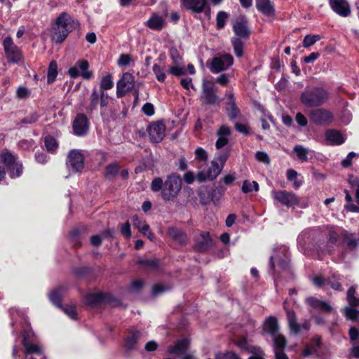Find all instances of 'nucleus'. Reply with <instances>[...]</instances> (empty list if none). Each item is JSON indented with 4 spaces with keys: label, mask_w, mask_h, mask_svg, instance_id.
Segmentation results:
<instances>
[{
    "label": "nucleus",
    "mask_w": 359,
    "mask_h": 359,
    "mask_svg": "<svg viewBox=\"0 0 359 359\" xmlns=\"http://www.w3.org/2000/svg\"><path fill=\"white\" fill-rule=\"evenodd\" d=\"M181 6L192 13H201L207 7V0H180Z\"/></svg>",
    "instance_id": "nucleus-21"
},
{
    "label": "nucleus",
    "mask_w": 359,
    "mask_h": 359,
    "mask_svg": "<svg viewBox=\"0 0 359 359\" xmlns=\"http://www.w3.org/2000/svg\"><path fill=\"white\" fill-rule=\"evenodd\" d=\"M22 344L25 348V353L26 355L36 354L38 357L45 356L40 346L37 344L30 342L28 338L25 336L23 337Z\"/></svg>",
    "instance_id": "nucleus-28"
},
{
    "label": "nucleus",
    "mask_w": 359,
    "mask_h": 359,
    "mask_svg": "<svg viewBox=\"0 0 359 359\" xmlns=\"http://www.w3.org/2000/svg\"><path fill=\"white\" fill-rule=\"evenodd\" d=\"M201 101L205 105L219 104L220 98L217 95V90L213 83L204 81L202 86V95Z\"/></svg>",
    "instance_id": "nucleus-10"
},
{
    "label": "nucleus",
    "mask_w": 359,
    "mask_h": 359,
    "mask_svg": "<svg viewBox=\"0 0 359 359\" xmlns=\"http://www.w3.org/2000/svg\"><path fill=\"white\" fill-rule=\"evenodd\" d=\"M18 146L20 149L25 151L33 150L36 147L35 142L32 139H23L18 142Z\"/></svg>",
    "instance_id": "nucleus-52"
},
{
    "label": "nucleus",
    "mask_w": 359,
    "mask_h": 359,
    "mask_svg": "<svg viewBox=\"0 0 359 359\" xmlns=\"http://www.w3.org/2000/svg\"><path fill=\"white\" fill-rule=\"evenodd\" d=\"M168 235L180 245H186L189 238L187 233L181 229L171 226L168 229Z\"/></svg>",
    "instance_id": "nucleus-23"
},
{
    "label": "nucleus",
    "mask_w": 359,
    "mask_h": 359,
    "mask_svg": "<svg viewBox=\"0 0 359 359\" xmlns=\"http://www.w3.org/2000/svg\"><path fill=\"white\" fill-rule=\"evenodd\" d=\"M233 32L236 38L247 40L251 35V30L248 25V20L245 16L243 15L233 23Z\"/></svg>",
    "instance_id": "nucleus-15"
},
{
    "label": "nucleus",
    "mask_w": 359,
    "mask_h": 359,
    "mask_svg": "<svg viewBox=\"0 0 359 359\" xmlns=\"http://www.w3.org/2000/svg\"><path fill=\"white\" fill-rule=\"evenodd\" d=\"M345 315L348 319L355 321L359 316V311L351 307H347L345 309Z\"/></svg>",
    "instance_id": "nucleus-61"
},
{
    "label": "nucleus",
    "mask_w": 359,
    "mask_h": 359,
    "mask_svg": "<svg viewBox=\"0 0 359 359\" xmlns=\"http://www.w3.org/2000/svg\"><path fill=\"white\" fill-rule=\"evenodd\" d=\"M135 86V77L129 72L123 73L116 84V96L122 97L130 92Z\"/></svg>",
    "instance_id": "nucleus-14"
},
{
    "label": "nucleus",
    "mask_w": 359,
    "mask_h": 359,
    "mask_svg": "<svg viewBox=\"0 0 359 359\" xmlns=\"http://www.w3.org/2000/svg\"><path fill=\"white\" fill-rule=\"evenodd\" d=\"M343 243L346 244L348 250H353L359 245V238H355L354 234L344 230L342 234Z\"/></svg>",
    "instance_id": "nucleus-35"
},
{
    "label": "nucleus",
    "mask_w": 359,
    "mask_h": 359,
    "mask_svg": "<svg viewBox=\"0 0 359 359\" xmlns=\"http://www.w3.org/2000/svg\"><path fill=\"white\" fill-rule=\"evenodd\" d=\"M215 359H241V356L232 351L219 352L215 355Z\"/></svg>",
    "instance_id": "nucleus-54"
},
{
    "label": "nucleus",
    "mask_w": 359,
    "mask_h": 359,
    "mask_svg": "<svg viewBox=\"0 0 359 359\" xmlns=\"http://www.w3.org/2000/svg\"><path fill=\"white\" fill-rule=\"evenodd\" d=\"M287 318L290 330L295 334H299L301 329L309 330L310 328V325L307 322H305L302 325H299L297 323V316L293 310L287 311Z\"/></svg>",
    "instance_id": "nucleus-22"
},
{
    "label": "nucleus",
    "mask_w": 359,
    "mask_h": 359,
    "mask_svg": "<svg viewBox=\"0 0 359 359\" xmlns=\"http://www.w3.org/2000/svg\"><path fill=\"white\" fill-rule=\"evenodd\" d=\"M147 26L155 31H161L165 25V21L163 17L154 13L147 22Z\"/></svg>",
    "instance_id": "nucleus-30"
},
{
    "label": "nucleus",
    "mask_w": 359,
    "mask_h": 359,
    "mask_svg": "<svg viewBox=\"0 0 359 359\" xmlns=\"http://www.w3.org/2000/svg\"><path fill=\"white\" fill-rule=\"evenodd\" d=\"M229 156H230V150L226 149L219 152V154H217V155L214 161H217L219 166H222V169H223Z\"/></svg>",
    "instance_id": "nucleus-51"
},
{
    "label": "nucleus",
    "mask_w": 359,
    "mask_h": 359,
    "mask_svg": "<svg viewBox=\"0 0 359 359\" xmlns=\"http://www.w3.org/2000/svg\"><path fill=\"white\" fill-rule=\"evenodd\" d=\"M153 72L156 75V79L161 83H163L165 81L166 76L163 72L164 67L160 66L158 64H154L153 65Z\"/></svg>",
    "instance_id": "nucleus-53"
},
{
    "label": "nucleus",
    "mask_w": 359,
    "mask_h": 359,
    "mask_svg": "<svg viewBox=\"0 0 359 359\" xmlns=\"http://www.w3.org/2000/svg\"><path fill=\"white\" fill-rule=\"evenodd\" d=\"M320 39V36L319 35H306L303 40V46L304 48H308L316 43V42Z\"/></svg>",
    "instance_id": "nucleus-60"
},
{
    "label": "nucleus",
    "mask_w": 359,
    "mask_h": 359,
    "mask_svg": "<svg viewBox=\"0 0 359 359\" xmlns=\"http://www.w3.org/2000/svg\"><path fill=\"white\" fill-rule=\"evenodd\" d=\"M78 68L80 69L81 76L84 79L90 80L93 78V72L88 70L89 62L86 60H79L76 62Z\"/></svg>",
    "instance_id": "nucleus-38"
},
{
    "label": "nucleus",
    "mask_w": 359,
    "mask_h": 359,
    "mask_svg": "<svg viewBox=\"0 0 359 359\" xmlns=\"http://www.w3.org/2000/svg\"><path fill=\"white\" fill-rule=\"evenodd\" d=\"M241 190L245 194L252 192V191H257L259 190V184L256 181L251 182L248 180H244Z\"/></svg>",
    "instance_id": "nucleus-49"
},
{
    "label": "nucleus",
    "mask_w": 359,
    "mask_h": 359,
    "mask_svg": "<svg viewBox=\"0 0 359 359\" xmlns=\"http://www.w3.org/2000/svg\"><path fill=\"white\" fill-rule=\"evenodd\" d=\"M287 344V339L283 334L278 333L276 336H273V353L285 351Z\"/></svg>",
    "instance_id": "nucleus-33"
},
{
    "label": "nucleus",
    "mask_w": 359,
    "mask_h": 359,
    "mask_svg": "<svg viewBox=\"0 0 359 359\" xmlns=\"http://www.w3.org/2000/svg\"><path fill=\"white\" fill-rule=\"evenodd\" d=\"M18 156L6 150L0 154V161L7 168L9 176L14 179L19 177L23 172L22 163L18 161Z\"/></svg>",
    "instance_id": "nucleus-5"
},
{
    "label": "nucleus",
    "mask_w": 359,
    "mask_h": 359,
    "mask_svg": "<svg viewBox=\"0 0 359 359\" xmlns=\"http://www.w3.org/2000/svg\"><path fill=\"white\" fill-rule=\"evenodd\" d=\"M2 45L8 63L18 64L23 60L22 50L14 43L10 36L4 39Z\"/></svg>",
    "instance_id": "nucleus-7"
},
{
    "label": "nucleus",
    "mask_w": 359,
    "mask_h": 359,
    "mask_svg": "<svg viewBox=\"0 0 359 359\" xmlns=\"http://www.w3.org/2000/svg\"><path fill=\"white\" fill-rule=\"evenodd\" d=\"M198 196L200 199V203L203 205H206L210 202H212V196L210 189L208 187H203L199 188L198 190Z\"/></svg>",
    "instance_id": "nucleus-39"
},
{
    "label": "nucleus",
    "mask_w": 359,
    "mask_h": 359,
    "mask_svg": "<svg viewBox=\"0 0 359 359\" xmlns=\"http://www.w3.org/2000/svg\"><path fill=\"white\" fill-rule=\"evenodd\" d=\"M329 98V93L323 87L306 88L300 95V101L306 107H320Z\"/></svg>",
    "instance_id": "nucleus-4"
},
{
    "label": "nucleus",
    "mask_w": 359,
    "mask_h": 359,
    "mask_svg": "<svg viewBox=\"0 0 359 359\" xmlns=\"http://www.w3.org/2000/svg\"><path fill=\"white\" fill-rule=\"evenodd\" d=\"M225 111L229 121H233L241 116V110L236 104V98L233 92L226 94Z\"/></svg>",
    "instance_id": "nucleus-16"
},
{
    "label": "nucleus",
    "mask_w": 359,
    "mask_h": 359,
    "mask_svg": "<svg viewBox=\"0 0 359 359\" xmlns=\"http://www.w3.org/2000/svg\"><path fill=\"white\" fill-rule=\"evenodd\" d=\"M140 264L147 266L152 269H157L159 267V261L158 259H141L139 261Z\"/></svg>",
    "instance_id": "nucleus-57"
},
{
    "label": "nucleus",
    "mask_w": 359,
    "mask_h": 359,
    "mask_svg": "<svg viewBox=\"0 0 359 359\" xmlns=\"http://www.w3.org/2000/svg\"><path fill=\"white\" fill-rule=\"evenodd\" d=\"M104 292H90L85 297V303L91 307L104 303Z\"/></svg>",
    "instance_id": "nucleus-31"
},
{
    "label": "nucleus",
    "mask_w": 359,
    "mask_h": 359,
    "mask_svg": "<svg viewBox=\"0 0 359 359\" xmlns=\"http://www.w3.org/2000/svg\"><path fill=\"white\" fill-rule=\"evenodd\" d=\"M228 18V14L223 11H219L216 17V25L217 29H222L224 27L226 20Z\"/></svg>",
    "instance_id": "nucleus-55"
},
{
    "label": "nucleus",
    "mask_w": 359,
    "mask_h": 359,
    "mask_svg": "<svg viewBox=\"0 0 359 359\" xmlns=\"http://www.w3.org/2000/svg\"><path fill=\"white\" fill-rule=\"evenodd\" d=\"M182 189L180 176L172 173L163 182L161 177H155L151 183V189L154 192L161 191V197L165 202L173 201L177 198Z\"/></svg>",
    "instance_id": "nucleus-2"
},
{
    "label": "nucleus",
    "mask_w": 359,
    "mask_h": 359,
    "mask_svg": "<svg viewBox=\"0 0 359 359\" xmlns=\"http://www.w3.org/2000/svg\"><path fill=\"white\" fill-rule=\"evenodd\" d=\"M178 65H175V66L170 67L168 69L169 73L175 76H181L185 75L187 74L186 70L183 67Z\"/></svg>",
    "instance_id": "nucleus-62"
},
{
    "label": "nucleus",
    "mask_w": 359,
    "mask_h": 359,
    "mask_svg": "<svg viewBox=\"0 0 359 359\" xmlns=\"http://www.w3.org/2000/svg\"><path fill=\"white\" fill-rule=\"evenodd\" d=\"M84 155L80 150L72 149L69 151L66 165L73 172H81L84 168Z\"/></svg>",
    "instance_id": "nucleus-9"
},
{
    "label": "nucleus",
    "mask_w": 359,
    "mask_h": 359,
    "mask_svg": "<svg viewBox=\"0 0 359 359\" xmlns=\"http://www.w3.org/2000/svg\"><path fill=\"white\" fill-rule=\"evenodd\" d=\"M261 334L276 336L280 331V325L276 317L270 316L265 318L262 325Z\"/></svg>",
    "instance_id": "nucleus-19"
},
{
    "label": "nucleus",
    "mask_w": 359,
    "mask_h": 359,
    "mask_svg": "<svg viewBox=\"0 0 359 359\" xmlns=\"http://www.w3.org/2000/svg\"><path fill=\"white\" fill-rule=\"evenodd\" d=\"M211 194L212 196V203L215 205L219 201L221 197L224 194L226 188L223 186L219 185L218 187L210 189Z\"/></svg>",
    "instance_id": "nucleus-47"
},
{
    "label": "nucleus",
    "mask_w": 359,
    "mask_h": 359,
    "mask_svg": "<svg viewBox=\"0 0 359 359\" xmlns=\"http://www.w3.org/2000/svg\"><path fill=\"white\" fill-rule=\"evenodd\" d=\"M231 44L236 56L238 57H243L244 53V43L243 42L242 39L239 38H233L231 39Z\"/></svg>",
    "instance_id": "nucleus-45"
},
{
    "label": "nucleus",
    "mask_w": 359,
    "mask_h": 359,
    "mask_svg": "<svg viewBox=\"0 0 359 359\" xmlns=\"http://www.w3.org/2000/svg\"><path fill=\"white\" fill-rule=\"evenodd\" d=\"M257 9L266 16H272L275 14L273 4L270 0H255Z\"/></svg>",
    "instance_id": "nucleus-27"
},
{
    "label": "nucleus",
    "mask_w": 359,
    "mask_h": 359,
    "mask_svg": "<svg viewBox=\"0 0 359 359\" xmlns=\"http://www.w3.org/2000/svg\"><path fill=\"white\" fill-rule=\"evenodd\" d=\"M72 273L79 279L90 278L93 276V269L88 266H77L72 269Z\"/></svg>",
    "instance_id": "nucleus-34"
},
{
    "label": "nucleus",
    "mask_w": 359,
    "mask_h": 359,
    "mask_svg": "<svg viewBox=\"0 0 359 359\" xmlns=\"http://www.w3.org/2000/svg\"><path fill=\"white\" fill-rule=\"evenodd\" d=\"M165 127L162 121L151 123L147 127V132L151 142H161L165 136Z\"/></svg>",
    "instance_id": "nucleus-18"
},
{
    "label": "nucleus",
    "mask_w": 359,
    "mask_h": 359,
    "mask_svg": "<svg viewBox=\"0 0 359 359\" xmlns=\"http://www.w3.org/2000/svg\"><path fill=\"white\" fill-rule=\"evenodd\" d=\"M104 302H106L112 306H117L121 304V301L110 293L104 292Z\"/></svg>",
    "instance_id": "nucleus-59"
},
{
    "label": "nucleus",
    "mask_w": 359,
    "mask_h": 359,
    "mask_svg": "<svg viewBox=\"0 0 359 359\" xmlns=\"http://www.w3.org/2000/svg\"><path fill=\"white\" fill-rule=\"evenodd\" d=\"M233 63V58L229 54H224L220 57H215L211 62L207 61V66L213 74H217L226 70Z\"/></svg>",
    "instance_id": "nucleus-11"
},
{
    "label": "nucleus",
    "mask_w": 359,
    "mask_h": 359,
    "mask_svg": "<svg viewBox=\"0 0 359 359\" xmlns=\"http://www.w3.org/2000/svg\"><path fill=\"white\" fill-rule=\"evenodd\" d=\"M294 151L296 153L297 157L303 161L307 160V150L304 148L302 146H295L294 148Z\"/></svg>",
    "instance_id": "nucleus-64"
},
{
    "label": "nucleus",
    "mask_w": 359,
    "mask_h": 359,
    "mask_svg": "<svg viewBox=\"0 0 359 359\" xmlns=\"http://www.w3.org/2000/svg\"><path fill=\"white\" fill-rule=\"evenodd\" d=\"M40 117L41 116L37 111H32L20 119V121L16 125L19 126L20 128L26 124L32 125L36 123Z\"/></svg>",
    "instance_id": "nucleus-42"
},
{
    "label": "nucleus",
    "mask_w": 359,
    "mask_h": 359,
    "mask_svg": "<svg viewBox=\"0 0 359 359\" xmlns=\"http://www.w3.org/2000/svg\"><path fill=\"white\" fill-rule=\"evenodd\" d=\"M64 312L72 320L77 319V311L76 307L72 305H67L62 309Z\"/></svg>",
    "instance_id": "nucleus-63"
},
{
    "label": "nucleus",
    "mask_w": 359,
    "mask_h": 359,
    "mask_svg": "<svg viewBox=\"0 0 359 359\" xmlns=\"http://www.w3.org/2000/svg\"><path fill=\"white\" fill-rule=\"evenodd\" d=\"M290 253L289 250L281 246L274 250L269 258V273L276 279L282 271H287L290 268Z\"/></svg>",
    "instance_id": "nucleus-3"
},
{
    "label": "nucleus",
    "mask_w": 359,
    "mask_h": 359,
    "mask_svg": "<svg viewBox=\"0 0 359 359\" xmlns=\"http://www.w3.org/2000/svg\"><path fill=\"white\" fill-rule=\"evenodd\" d=\"M65 290V285H60L49 293L50 301L59 309H62V297Z\"/></svg>",
    "instance_id": "nucleus-26"
},
{
    "label": "nucleus",
    "mask_w": 359,
    "mask_h": 359,
    "mask_svg": "<svg viewBox=\"0 0 359 359\" xmlns=\"http://www.w3.org/2000/svg\"><path fill=\"white\" fill-rule=\"evenodd\" d=\"M308 116L310 121L317 126H328L334 121L333 113L325 108L312 109Z\"/></svg>",
    "instance_id": "nucleus-8"
},
{
    "label": "nucleus",
    "mask_w": 359,
    "mask_h": 359,
    "mask_svg": "<svg viewBox=\"0 0 359 359\" xmlns=\"http://www.w3.org/2000/svg\"><path fill=\"white\" fill-rule=\"evenodd\" d=\"M169 55L175 65H180L182 57L175 47H171L169 50Z\"/></svg>",
    "instance_id": "nucleus-58"
},
{
    "label": "nucleus",
    "mask_w": 359,
    "mask_h": 359,
    "mask_svg": "<svg viewBox=\"0 0 359 359\" xmlns=\"http://www.w3.org/2000/svg\"><path fill=\"white\" fill-rule=\"evenodd\" d=\"M109 99V97L108 95V93H105L103 90H100V96L99 100L101 107L100 115L102 117L103 121H109L110 119H115L114 114H111L110 116H108L107 113L106 112V109H104V107H106L108 105Z\"/></svg>",
    "instance_id": "nucleus-29"
},
{
    "label": "nucleus",
    "mask_w": 359,
    "mask_h": 359,
    "mask_svg": "<svg viewBox=\"0 0 359 359\" xmlns=\"http://www.w3.org/2000/svg\"><path fill=\"white\" fill-rule=\"evenodd\" d=\"M57 65L55 60L50 62L47 72V83L48 84L53 83L57 76Z\"/></svg>",
    "instance_id": "nucleus-44"
},
{
    "label": "nucleus",
    "mask_w": 359,
    "mask_h": 359,
    "mask_svg": "<svg viewBox=\"0 0 359 359\" xmlns=\"http://www.w3.org/2000/svg\"><path fill=\"white\" fill-rule=\"evenodd\" d=\"M325 140L331 145H341L345 142V137L342 133L336 129H328L325 133Z\"/></svg>",
    "instance_id": "nucleus-25"
},
{
    "label": "nucleus",
    "mask_w": 359,
    "mask_h": 359,
    "mask_svg": "<svg viewBox=\"0 0 359 359\" xmlns=\"http://www.w3.org/2000/svg\"><path fill=\"white\" fill-rule=\"evenodd\" d=\"M79 27L80 23L77 20L73 18L68 13L62 12L51 25V40L56 44H60L73 30Z\"/></svg>",
    "instance_id": "nucleus-1"
},
{
    "label": "nucleus",
    "mask_w": 359,
    "mask_h": 359,
    "mask_svg": "<svg viewBox=\"0 0 359 359\" xmlns=\"http://www.w3.org/2000/svg\"><path fill=\"white\" fill-rule=\"evenodd\" d=\"M329 5L339 16L346 18L351 15V7L347 0H329Z\"/></svg>",
    "instance_id": "nucleus-20"
},
{
    "label": "nucleus",
    "mask_w": 359,
    "mask_h": 359,
    "mask_svg": "<svg viewBox=\"0 0 359 359\" xmlns=\"http://www.w3.org/2000/svg\"><path fill=\"white\" fill-rule=\"evenodd\" d=\"M339 233L333 229L330 228L327 232V240L323 247H320L319 251L322 254L333 255L338 247Z\"/></svg>",
    "instance_id": "nucleus-17"
},
{
    "label": "nucleus",
    "mask_w": 359,
    "mask_h": 359,
    "mask_svg": "<svg viewBox=\"0 0 359 359\" xmlns=\"http://www.w3.org/2000/svg\"><path fill=\"white\" fill-rule=\"evenodd\" d=\"M222 166H219L217 161H212L210 166L207 170L208 179L209 181H213L221 173Z\"/></svg>",
    "instance_id": "nucleus-41"
},
{
    "label": "nucleus",
    "mask_w": 359,
    "mask_h": 359,
    "mask_svg": "<svg viewBox=\"0 0 359 359\" xmlns=\"http://www.w3.org/2000/svg\"><path fill=\"white\" fill-rule=\"evenodd\" d=\"M213 239L208 231H201L194 237L193 250L198 253L208 252L213 245Z\"/></svg>",
    "instance_id": "nucleus-12"
},
{
    "label": "nucleus",
    "mask_w": 359,
    "mask_h": 359,
    "mask_svg": "<svg viewBox=\"0 0 359 359\" xmlns=\"http://www.w3.org/2000/svg\"><path fill=\"white\" fill-rule=\"evenodd\" d=\"M71 243L74 248H80L81 242L80 241V231L78 229H74L69 232V234Z\"/></svg>",
    "instance_id": "nucleus-50"
},
{
    "label": "nucleus",
    "mask_w": 359,
    "mask_h": 359,
    "mask_svg": "<svg viewBox=\"0 0 359 359\" xmlns=\"http://www.w3.org/2000/svg\"><path fill=\"white\" fill-rule=\"evenodd\" d=\"M120 170L119 164L117 162H113L108 164L104 169V177L109 181H113Z\"/></svg>",
    "instance_id": "nucleus-37"
},
{
    "label": "nucleus",
    "mask_w": 359,
    "mask_h": 359,
    "mask_svg": "<svg viewBox=\"0 0 359 359\" xmlns=\"http://www.w3.org/2000/svg\"><path fill=\"white\" fill-rule=\"evenodd\" d=\"M100 96V90H98L96 88H93L90 96V104L86 108L88 113H92L97 109L99 104Z\"/></svg>",
    "instance_id": "nucleus-40"
},
{
    "label": "nucleus",
    "mask_w": 359,
    "mask_h": 359,
    "mask_svg": "<svg viewBox=\"0 0 359 359\" xmlns=\"http://www.w3.org/2000/svg\"><path fill=\"white\" fill-rule=\"evenodd\" d=\"M44 144L48 151L50 153L55 152L58 147V144L55 138L51 135H48L45 137Z\"/></svg>",
    "instance_id": "nucleus-48"
},
{
    "label": "nucleus",
    "mask_w": 359,
    "mask_h": 359,
    "mask_svg": "<svg viewBox=\"0 0 359 359\" xmlns=\"http://www.w3.org/2000/svg\"><path fill=\"white\" fill-rule=\"evenodd\" d=\"M306 302L312 308L319 309L324 313H330L332 311V307L328 302L322 301L315 297H308Z\"/></svg>",
    "instance_id": "nucleus-24"
},
{
    "label": "nucleus",
    "mask_w": 359,
    "mask_h": 359,
    "mask_svg": "<svg viewBox=\"0 0 359 359\" xmlns=\"http://www.w3.org/2000/svg\"><path fill=\"white\" fill-rule=\"evenodd\" d=\"M297 172L294 169H289L287 170L286 177L288 181L294 182L293 187L294 189H298L301 185L302 182L296 180L297 177Z\"/></svg>",
    "instance_id": "nucleus-56"
},
{
    "label": "nucleus",
    "mask_w": 359,
    "mask_h": 359,
    "mask_svg": "<svg viewBox=\"0 0 359 359\" xmlns=\"http://www.w3.org/2000/svg\"><path fill=\"white\" fill-rule=\"evenodd\" d=\"M90 121L87 116L83 113H78L72 121V130L74 134L82 137L89 131Z\"/></svg>",
    "instance_id": "nucleus-13"
},
{
    "label": "nucleus",
    "mask_w": 359,
    "mask_h": 359,
    "mask_svg": "<svg viewBox=\"0 0 359 359\" xmlns=\"http://www.w3.org/2000/svg\"><path fill=\"white\" fill-rule=\"evenodd\" d=\"M189 344L188 339H182L177 340L173 346H169L168 351L170 354L183 353L188 349Z\"/></svg>",
    "instance_id": "nucleus-32"
},
{
    "label": "nucleus",
    "mask_w": 359,
    "mask_h": 359,
    "mask_svg": "<svg viewBox=\"0 0 359 359\" xmlns=\"http://www.w3.org/2000/svg\"><path fill=\"white\" fill-rule=\"evenodd\" d=\"M273 198L283 205L287 208H294L295 206L304 208L307 207L306 203L301 201L300 198L293 192L285 190L275 191Z\"/></svg>",
    "instance_id": "nucleus-6"
},
{
    "label": "nucleus",
    "mask_w": 359,
    "mask_h": 359,
    "mask_svg": "<svg viewBox=\"0 0 359 359\" xmlns=\"http://www.w3.org/2000/svg\"><path fill=\"white\" fill-rule=\"evenodd\" d=\"M132 222L134 228L137 229L142 233L143 231H148L149 225L147 224L146 221L137 215L132 217Z\"/></svg>",
    "instance_id": "nucleus-43"
},
{
    "label": "nucleus",
    "mask_w": 359,
    "mask_h": 359,
    "mask_svg": "<svg viewBox=\"0 0 359 359\" xmlns=\"http://www.w3.org/2000/svg\"><path fill=\"white\" fill-rule=\"evenodd\" d=\"M114 87V81L112 76L110 74L103 76L100 83V90H110Z\"/></svg>",
    "instance_id": "nucleus-46"
},
{
    "label": "nucleus",
    "mask_w": 359,
    "mask_h": 359,
    "mask_svg": "<svg viewBox=\"0 0 359 359\" xmlns=\"http://www.w3.org/2000/svg\"><path fill=\"white\" fill-rule=\"evenodd\" d=\"M140 335V334L138 331H135L126 337L125 339L124 347L127 352L131 351L135 348Z\"/></svg>",
    "instance_id": "nucleus-36"
}]
</instances>
